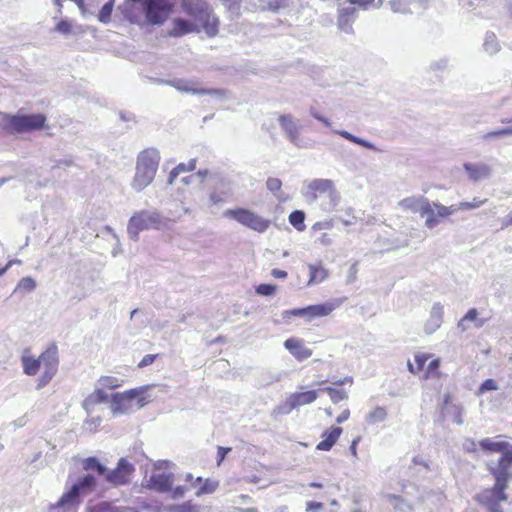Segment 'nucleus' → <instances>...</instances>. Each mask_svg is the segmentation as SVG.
<instances>
[{"instance_id":"obj_22","label":"nucleus","mask_w":512,"mask_h":512,"mask_svg":"<svg viewBox=\"0 0 512 512\" xmlns=\"http://www.w3.org/2000/svg\"><path fill=\"white\" fill-rule=\"evenodd\" d=\"M444 307L440 302H435L431 308L429 318L424 324V331L430 335L436 332L443 323Z\"/></svg>"},{"instance_id":"obj_41","label":"nucleus","mask_w":512,"mask_h":512,"mask_svg":"<svg viewBox=\"0 0 512 512\" xmlns=\"http://www.w3.org/2000/svg\"><path fill=\"white\" fill-rule=\"evenodd\" d=\"M510 135H512V126L487 132L482 136V139H483V141L490 142L497 138L504 137V136H510Z\"/></svg>"},{"instance_id":"obj_49","label":"nucleus","mask_w":512,"mask_h":512,"mask_svg":"<svg viewBox=\"0 0 512 512\" xmlns=\"http://www.w3.org/2000/svg\"><path fill=\"white\" fill-rule=\"evenodd\" d=\"M462 318L467 322L473 321L476 328H482L485 325V320L478 318V311L475 308L469 309Z\"/></svg>"},{"instance_id":"obj_61","label":"nucleus","mask_w":512,"mask_h":512,"mask_svg":"<svg viewBox=\"0 0 512 512\" xmlns=\"http://www.w3.org/2000/svg\"><path fill=\"white\" fill-rule=\"evenodd\" d=\"M173 512H199V510L195 505H192L190 502H186L182 505L175 506Z\"/></svg>"},{"instance_id":"obj_56","label":"nucleus","mask_w":512,"mask_h":512,"mask_svg":"<svg viewBox=\"0 0 512 512\" xmlns=\"http://www.w3.org/2000/svg\"><path fill=\"white\" fill-rule=\"evenodd\" d=\"M100 423H101V418L99 416L89 417L84 422V427L86 430H88L90 432H95L97 427L100 425Z\"/></svg>"},{"instance_id":"obj_18","label":"nucleus","mask_w":512,"mask_h":512,"mask_svg":"<svg viewBox=\"0 0 512 512\" xmlns=\"http://www.w3.org/2000/svg\"><path fill=\"white\" fill-rule=\"evenodd\" d=\"M335 189L334 182L330 179H314L307 186L305 196L309 202H314L318 198L327 195Z\"/></svg>"},{"instance_id":"obj_30","label":"nucleus","mask_w":512,"mask_h":512,"mask_svg":"<svg viewBox=\"0 0 512 512\" xmlns=\"http://www.w3.org/2000/svg\"><path fill=\"white\" fill-rule=\"evenodd\" d=\"M334 133L340 135L341 137L345 138L346 140L355 143L357 145H360L364 148H367L369 150H373L376 152H380V150L370 141L363 139L361 137L355 136L351 134L350 132L346 130H334Z\"/></svg>"},{"instance_id":"obj_34","label":"nucleus","mask_w":512,"mask_h":512,"mask_svg":"<svg viewBox=\"0 0 512 512\" xmlns=\"http://www.w3.org/2000/svg\"><path fill=\"white\" fill-rule=\"evenodd\" d=\"M309 269V282L308 284L321 283L328 276L327 270L322 265H308Z\"/></svg>"},{"instance_id":"obj_63","label":"nucleus","mask_w":512,"mask_h":512,"mask_svg":"<svg viewBox=\"0 0 512 512\" xmlns=\"http://www.w3.org/2000/svg\"><path fill=\"white\" fill-rule=\"evenodd\" d=\"M185 481L190 484V488L198 489L200 484L202 483V478H194L192 474L187 473L185 476Z\"/></svg>"},{"instance_id":"obj_32","label":"nucleus","mask_w":512,"mask_h":512,"mask_svg":"<svg viewBox=\"0 0 512 512\" xmlns=\"http://www.w3.org/2000/svg\"><path fill=\"white\" fill-rule=\"evenodd\" d=\"M386 502L393 506L394 510L400 512H411L412 506L402 497L395 494H386Z\"/></svg>"},{"instance_id":"obj_40","label":"nucleus","mask_w":512,"mask_h":512,"mask_svg":"<svg viewBox=\"0 0 512 512\" xmlns=\"http://www.w3.org/2000/svg\"><path fill=\"white\" fill-rule=\"evenodd\" d=\"M218 486V481L207 478L204 482L202 481L199 488L196 490L195 495L199 497L204 494H212L216 491Z\"/></svg>"},{"instance_id":"obj_39","label":"nucleus","mask_w":512,"mask_h":512,"mask_svg":"<svg viewBox=\"0 0 512 512\" xmlns=\"http://www.w3.org/2000/svg\"><path fill=\"white\" fill-rule=\"evenodd\" d=\"M387 418V411L384 407L378 406L369 412L366 416V421L369 424H376L384 422Z\"/></svg>"},{"instance_id":"obj_21","label":"nucleus","mask_w":512,"mask_h":512,"mask_svg":"<svg viewBox=\"0 0 512 512\" xmlns=\"http://www.w3.org/2000/svg\"><path fill=\"white\" fill-rule=\"evenodd\" d=\"M172 28L168 31L170 37L178 38L184 35L199 32V26L184 18L176 17L171 21Z\"/></svg>"},{"instance_id":"obj_47","label":"nucleus","mask_w":512,"mask_h":512,"mask_svg":"<svg viewBox=\"0 0 512 512\" xmlns=\"http://www.w3.org/2000/svg\"><path fill=\"white\" fill-rule=\"evenodd\" d=\"M324 391H326L330 398H331V401L333 403H338L342 400H345L347 399V392L343 389H335V388H332V387H326L324 389Z\"/></svg>"},{"instance_id":"obj_51","label":"nucleus","mask_w":512,"mask_h":512,"mask_svg":"<svg viewBox=\"0 0 512 512\" xmlns=\"http://www.w3.org/2000/svg\"><path fill=\"white\" fill-rule=\"evenodd\" d=\"M486 201L487 199H478L475 197L471 202H460V207L462 208V210H472L481 207L484 203H486Z\"/></svg>"},{"instance_id":"obj_46","label":"nucleus","mask_w":512,"mask_h":512,"mask_svg":"<svg viewBox=\"0 0 512 512\" xmlns=\"http://www.w3.org/2000/svg\"><path fill=\"white\" fill-rule=\"evenodd\" d=\"M90 512H123L121 508L115 506L110 502H100L92 507Z\"/></svg>"},{"instance_id":"obj_6","label":"nucleus","mask_w":512,"mask_h":512,"mask_svg":"<svg viewBox=\"0 0 512 512\" xmlns=\"http://www.w3.org/2000/svg\"><path fill=\"white\" fill-rule=\"evenodd\" d=\"M223 216L235 220L239 224L258 233H264L271 223L270 220L246 208L227 209L224 211Z\"/></svg>"},{"instance_id":"obj_26","label":"nucleus","mask_w":512,"mask_h":512,"mask_svg":"<svg viewBox=\"0 0 512 512\" xmlns=\"http://www.w3.org/2000/svg\"><path fill=\"white\" fill-rule=\"evenodd\" d=\"M108 394L104 391L102 388L95 389L94 392H92L88 397L85 398L83 401V408L85 411L90 414L93 412L94 407L99 403H104L108 401Z\"/></svg>"},{"instance_id":"obj_5","label":"nucleus","mask_w":512,"mask_h":512,"mask_svg":"<svg viewBox=\"0 0 512 512\" xmlns=\"http://www.w3.org/2000/svg\"><path fill=\"white\" fill-rule=\"evenodd\" d=\"M4 128L13 133H26L39 130L45 126V115L38 114H17L4 115Z\"/></svg>"},{"instance_id":"obj_4","label":"nucleus","mask_w":512,"mask_h":512,"mask_svg":"<svg viewBox=\"0 0 512 512\" xmlns=\"http://www.w3.org/2000/svg\"><path fill=\"white\" fill-rule=\"evenodd\" d=\"M164 218L155 210H141L132 215L127 225V233L133 240H138L139 233L148 229H159Z\"/></svg>"},{"instance_id":"obj_37","label":"nucleus","mask_w":512,"mask_h":512,"mask_svg":"<svg viewBox=\"0 0 512 512\" xmlns=\"http://www.w3.org/2000/svg\"><path fill=\"white\" fill-rule=\"evenodd\" d=\"M479 445L483 450L500 453L511 446L508 442H494L489 438L481 440Z\"/></svg>"},{"instance_id":"obj_42","label":"nucleus","mask_w":512,"mask_h":512,"mask_svg":"<svg viewBox=\"0 0 512 512\" xmlns=\"http://www.w3.org/2000/svg\"><path fill=\"white\" fill-rule=\"evenodd\" d=\"M304 220L305 214L301 210H295L289 215L290 224L298 231H303L305 229Z\"/></svg>"},{"instance_id":"obj_35","label":"nucleus","mask_w":512,"mask_h":512,"mask_svg":"<svg viewBox=\"0 0 512 512\" xmlns=\"http://www.w3.org/2000/svg\"><path fill=\"white\" fill-rule=\"evenodd\" d=\"M293 0H268L266 5H256L260 11H270L278 13L282 9H287L291 6Z\"/></svg>"},{"instance_id":"obj_14","label":"nucleus","mask_w":512,"mask_h":512,"mask_svg":"<svg viewBox=\"0 0 512 512\" xmlns=\"http://www.w3.org/2000/svg\"><path fill=\"white\" fill-rule=\"evenodd\" d=\"M134 470L135 468L133 464H131L127 459L121 458L115 469L110 471L106 469L104 477L108 483L114 486L126 485L130 482L131 475Z\"/></svg>"},{"instance_id":"obj_55","label":"nucleus","mask_w":512,"mask_h":512,"mask_svg":"<svg viewBox=\"0 0 512 512\" xmlns=\"http://www.w3.org/2000/svg\"><path fill=\"white\" fill-rule=\"evenodd\" d=\"M55 374L56 372L43 370L42 375L38 379L37 389H41L46 386Z\"/></svg>"},{"instance_id":"obj_54","label":"nucleus","mask_w":512,"mask_h":512,"mask_svg":"<svg viewBox=\"0 0 512 512\" xmlns=\"http://www.w3.org/2000/svg\"><path fill=\"white\" fill-rule=\"evenodd\" d=\"M498 390L497 382L494 379H486L479 387L478 394H483L487 391Z\"/></svg>"},{"instance_id":"obj_3","label":"nucleus","mask_w":512,"mask_h":512,"mask_svg":"<svg viewBox=\"0 0 512 512\" xmlns=\"http://www.w3.org/2000/svg\"><path fill=\"white\" fill-rule=\"evenodd\" d=\"M96 487V479L93 475L87 474L78 479L72 487L64 493L51 508L69 509L79 503L81 497L92 492Z\"/></svg>"},{"instance_id":"obj_20","label":"nucleus","mask_w":512,"mask_h":512,"mask_svg":"<svg viewBox=\"0 0 512 512\" xmlns=\"http://www.w3.org/2000/svg\"><path fill=\"white\" fill-rule=\"evenodd\" d=\"M180 5L182 11L195 21L211 8L206 0H181Z\"/></svg>"},{"instance_id":"obj_13","label":"nucleus","mask_w":512,"mask_h":512,"mask_svg":"<svg viewBox=\"0 0 512 512\" xmlns=\"http://www.w3.org/2000/svg\"><path fill=\"white\" fill-rule=\"evenodd\" d=\"M337 28L346 33V34H354L353 24L358 17V10L351 6L350 4H346L345 1L337 0Z\"/></svg>"},{"instance_id":"obj_9","label":"nucleus","mask_w":512,"mask_h":512,"mask_svg":"<svg viewBox=\"0 0 512 512\" xmlns=\"http://www.w3.org/2000/svg\"><path fill=\"white\" fill-rule=\"evenodd\" d=\"M278 123L286 139L299 149L309 148V145L301 138L302 125L300 120L291 113L281 114Z\"/></svg>"},{"instance_id":"obj_11","label":"nucleus","mask_w":512,"mask_h":512,"mask_svg":"<svg viewBox=\"0 0 512 512\" xmlns=\"http://www.w3.org/2000/svg\"><path fill=\"white\" fill-rule=\"evenodd\" d=\"M171 463L169 461H162L155 464V472L152 473L148 480L147 487L159 493L170 491L174 482V475L172 472L159 470L162 468H169Z\"/></svg>"},{"instance_id":"obj_45","label":"nucleus","mask_w":512,"mask_h":512,"mask_svg":"<svg viewBox=\"0 0 512 512\" xmlns=\"http://www.w3.org/2000/svg\"><path fill=\"white\" fill-rule=\"evenodd\" d=\"M98 384L101 386L100 388H108V389H115L121 386V381L112 376H102L98 380Z\"/></svg>"},{"instance_id":"obj_27","label":"nucleus","mask_w":512,"mask_h":512,"mask_svg":"<svg viewBox=\"0 0 512 512\" xmlns=\"http://www.w3.org/2000/svg\"><path fill=\"white\" fill-rule=\"evenodd\" d=\"M341 434L342 428L340 427H334L330 431H326L323 434L324 439L317 444L316 448L321 451H329Z\"/></svg>"},{"instance_id":"obj_24","label":"nucleus","mask_w":512,"mask_h":512,"mask_svg":"<svg viewBox=\"0 0 512 512\" xmlns=\"http://www.w3.org/2000/svg\"><path fill=\"white\" fill-rule=\"evenodd\" d=\"M199 22L209 37H214L219 32V18L214 14L212 8L208 9L205 15L196 20Z\"/></svg>"},{"instance_id":"obj_8","label":"nucleus","mask_w":512,"mask_h":512,"mask_svg":"<svg viewBox=\"0 0 512 512\" xmlns=\"http://www.w3.org/2000/svg\"><path fill=\"white\" fill-rule=\"evenodd\" d=\"M401 209L426 215L425 225L429 229L435 228L439 224V220L435 217L434 209L429 200L424 197H407L399 202Z\"/></svg>"},{"instance_id":"obj_17","label":"nucleus","mask_w":512,"mask_h":512,"mask_svg":"<svg viewBox=\"0 0 512 512\" xmlns=\"http://www.w3.org/2000/svg\"><path fill=\"white\" fill-rule=\"evenodd\" d=\"M429 0H390L388 6L396 14L410 15L418 10H425Z\"/></svg>"},{"instance_id":"obj_64","label":"nucleus","mask_w":512,"mask_h":512,"mask_svg":"<svg viewBox=\"0 0 512 512\" xmlns=\"http://www.w3.org/2000/svg\"><path fill=\"white\" fill-rule=\"evenodd\" d=\"M428 359V356L425 354H417L414 357V361L416 363V371H421Z\"/></svg>"},{"instance_id":"obj_25","label":"nucleus","mask_w":512,"mask_h":512,"mask_svg":"<svg viewBox=\"0 0 512 512\" xmlns=\"http://www.w3.org/2000/svg\"><path fill=\"white\" fill-rule=\"evenodd\" d=\"M40 366L43 370L57 372L58 354L56 347H51L39 356Z\"/></svg>"},{"instance_id":"obj_10","label":"nucleus","mask_w":512,"mask_h":512,"mask_svg":"<svg viewBox=\"0 0 512 512\" xmlns=\"http://www.w3.org/2000/svg\"><path fill=\"white\" fill-rule=\"evenodd\" d=\"M168 85L174 87L176 90L191 93L194 95H210L218 99H227L228 91L225 89H206L198 87V82L185 79H173L166 82Z\"/></svg>"},{"instance_id":"obj_7","label":"nucleus","mask_w":512,"mask_h":512,"mask_svg":"<svg viewBox=\"0 0 512 512\" xmlns=\"http://www.w3.org/2000/svg\"><path fill=\"white\" fill-rule=\"evenodd\" d=\"M508 485L495 481L492 488H486L475 496V500L487 508V512H504L501 502L507 501L508 497L505 493Z\"/></svg>"},{"instance_id":"obj_59","label":"nucleus","mask_w":512,"mask_h":512,"mask_svg":"<svg viewBox=\"0 0 512 512\" xmlns=\"http://www.w3.org/2000/svg\"><path fill=\"white\" fill-rule=\"evenodd\" d=\"M175 168L180 174L193 171L196 168V159H191L187 164L180 163Z\"/></svg>"},{"instance_id":"obj_50","label":"nucleus","mask_w":512,"mask_h":512,"mask_svg":"<svg viewBox=\"0 0 512 512\" xmlns=\"http://www.w3.org/2000/svg\"><path fill=\"white\" fill-rule=\"evenodd\" d=\"M295 408V403L293 402L291 396H289L283 404L274 409V413L287 415Z\"/></svg>"},{"instance_id":"obj_19","label":"nucleus","mask_w":512,"mask_h":512,"mask_svg":"<svg viewBox=\"0 0 512 512\" xmlns=\"http://www.w3.org/2000/svg\"><path fill=\"white\" fill-rule=\"evenodd\" d=\"M463 169L472 182L489 179L493 174L492 166L484 162H466L463 164Z\"/></svg>"},{"instance_id":"obj_60","label":"nucleus","mask_w":512,"mask_h":512,"mask_svg":"<svg viewBox=\"0 0 512 512\" xmlns=\"http://www.w3.org/2000/svg\"><path fill=\"white\" fill-rule=\"evenodd\" d=\"M303 308H295L291 310H285L281 313L282 319L287 321L291 317H301L302 318Z\"/></svg>"},{"instance_id":"obj_62","label":"nucleus","mask_w":512,"mask_h":512,"mask_svg":"<svg viewBox=\"0 0 512 512\" xmlns=\"http://www.w3.org/2000/svg\"><path fill=\"white\" fill-rule=\"evenodd\" d=\"M375 0H345L346 4H350L351 6H359L360 8L366 10L368 7L374 3Z\"/></svg>"},{"instance_id":"obj_53","label":"nucleus","mask_w":512,"mask_h":512,"mask_svg":"<svg viewBox=\"0 0 512 512\" xmlns=\"http://www.w3.org/2000/svg\"><path fill=\"white\" fill-rule=\"evenodd\" d=\"M448 67V59L440 58L430 63L429 69L433 72L443 71Z\"/></svg>"},{"instance_id":"obj_1","label":"nucleus","mask_w":512,"mask_h":512,"mask_svg":"<svg viewBox=\"0 0 512 512\" xmlns=\"http://www.w3.org/2000/svg\"><path fill=\"white\" fill-rule=\"evenodd\" d=\"M159 162L160 154L157 149L148 148L138 154L135 175L131 182L133 190L140 192L153 182Z\"/></svg>"},{"instance_id":"obj_33","label":"nucleus","mask_w":512,"mask_h":512,"mask_svg":"<svg viewBox=\"0 0 512 512\" xmlns=\"http://www.w3.org/2000/svg\"><path fill=\"white\" fill-rule=\"evenodd\" d=\"M483 49L489 55H495L501 50L497 36L493 32H487L484 37Z\"/></svg>"},{"instance_id":"obj_16","label":"nucleus","mask_w":512,"mask_h":512,"mask_svg":"<svg viewBox=\"0 0 512 512\" xmlns=\"http://www.w3.org/2000/svg\"><path fill=\"white\" fill-rule=\"evenodd\" d=\"M342 304L341 300H331L324 303L310 305L303 308L302 318L306 322H311L315 318L325 317L331 314Z\"/></svg>"},{"instance_id":"obj_15","label":"nucleus","mask_w":512,"mask_h":512,"mask_svg":"<svg viewBox=\"0 0 512 512\" xmlns=\"http://www.w3.org/2000/svg\"><path fill=\"white\" fill-rule=\"evenodd\" d=\"M234 192L232 183L225 178H220L208 195V204L212 206H221L233 198Z\"/></svg>"},{"instance_id":"obj_36","label":"nucleus","mask_w":512,"mask_h":512,"mask_svg":"<svg viewBox=\"0 0 512 512\" xmlns=\"http://www.w3.org/2000/svg\"><path fill=\"white\" fill-rule=\"evenodd\" d=\"M82 468L85 471H96L99 475H105L107 469L96 457L83 459Z\"/></svg>"},{"instance_id":"obj_12","label":"nucleus","mask_w":512,"mask_h":512,"mask_svg":"<svg viewBox=\"0 0 512 512\" xmlns=\"http://www.w3.org/2000/svg\"><path fill=\"white\" fill-rule=\"evenodd\" d=\"M496 466L489 465L490 473L494 476L495 481L508 485L512 478V445L501 452Z\"/></svg>"},{"instance_id":"obj_29","label":"nucleus","mask_w":512,"mask_h":512,"mask_svg":"<svg viewBox=\"0 0 512 512\" xmlns=\"http://www.w3.org/2000/svg\"><path fill=\"white\" fill-rule=\"evenodd\" d=\"M321 208L325 212H332L339 205L341 196L337 189H333L327 195L321 197Z\"/></svg>"},{"instance_id":"obj_31","label":"nucleus","mask_w":512,"mask_h":512,"mask_svg":"<svg viewBox=\"0 0 512 512\" xmlns=\"http://www.w3.org/2000/svg\"><path fill=\"white\" fill-rule=\"evenodd\" d=\"M296 408L306 404L313 403L318 398L317 390H310L305 392L293 393L290 395Z\"/></svg>"},{"instance_id":"obj_58","label":"nucleus","mask_w":512,"mask_h":512,"mask_svg":"<svg viewBox=\"0 0 512 512\" xmlns=\"http://www.w3.org/2000/svg\"><path fill=\"white\" fill-rule=\"evenodd\" d=\"M432 208L435 212V217L440 221L441 218H447V209L446 206L440 203H433Z\"/></svg>"},{"instance_id":"obj_57","label":"nucleus","mask_w":512,"mask_h":512,"mask_svg":"<svg viewBox=\"0 0 512 512\" xmlns=\"http://www.w3.org/2000/svg\"><path fill=\"white\" fill-rule=\"evenodd\" d=\"M281 186L282 182L278 178H268L266 181V187L272 193L278 192L281 189Z\"/></svg>"},{"instance_id":"obj_44","label":"nucleus","mask_w":512,"mask_h":512,"mask_svg":"<svg viewBox=\"0 0 512 512\" xmlns=\"http://www.w3.org/2000/svg\"><path fill=\"white\" fill-rule=\"evenodd\" d=\"M114 6V0H109L106 2L103 7L101 8L99 14H98V20L101 23H108L110 21V16L113 10Z\"/></svg>"},{"instance_id":"obj_48","label":"nucleus","mask_w":512,"mask_h":512,"mask_svg":"<svg viewBox=\"0 0 512 512\" xmlns=\"http://www.w3.org/2000/svg\"><path fill=\"white\" fill-rule=\"evenodd\" d=\"M36 288V281L31 277L22 278L15 288V292L22 290L25 292H32Z\"/></svg>"},{"instance_id":"obj_28","label":"nucleus","mask_w":512,"mask_h":512,"mask_svg":"<svg viewBox=\"0 0 512 512\" xmlns=\"http://www.w3.org/2000/svg\"><path fill=\"white\" fill-rule=\"evenodd\" d=\"M54 30L65 36L70 34L81 35L85 33V30L81 25H76L72 20L68 19L59 21Z\"/></svg>"},{"instance_id":"obj_52","label":"nucleus","mask_w":512,"mask_h":512,"mask_svg":"<svg viewBox=\"0 0 512 512\" xmlns=\"http://www.w3.org/2000/svg\"><path fill=\"white\" fill-rule=\"evenodd\" d=\"M276 286L272 284H260L256 287V292L262 296H271L276 292Z\"/></svg>"},{"instance_id":"obj_43","label":"nucleus","mask_w":512,"mask_h":512,"mask_svg":"<svg viewBox=\"0 0 512 512\" xmlns=\"http://www.w3.org/2000/svg\"><path fill=\"white\" fill-rule=\"evenodd\" d=\"M231 16L238 18L241 14V0H219Z\"/></svg>"},{"instance_id":"obj_23","label":"nucleus","mask_w":512,"mask_h":512,"mask_svg":"<svg viewBox=\"0 0 512 512\" xmlns=\"http://www.w3.org/2000/svg\"><path fill=\"white\" fill-rule=\"evenodd\" d=\"M284 347L298 360L303 361L312 355V350L305 347L301 340L289 338L284 342Z\"/></svg>"},{"instance_id":"obj_38","label":"nucleus","mask_w":512,"mask_h":512,"mask_svg":"<svg viewBox=\"0 0 512 512\" xmlns=\"http://www.w3.org/2000/svg\"><path fill=\"white\" fill-rule=\"evenodd\" d=\"M22 364L24 373L30 376L36 375L41 368L39 357L35 359L33 357L24 356L22 357Z\"/></svg>"},{"instance_id":"obj_2","label":"nucleus","mask_w":512,"mask_h":512,"mask_svg":"<svg viewBox=\"0 0 512 512\" xmlns=\"http://www.w3.org/2000/svg\"><path fill=\"white\" fill-rule=\"evenodd\" d=\"M149 388V385H144L127 390L123 393L112 394L110 399L112 415L117 417L144 407L150 402V399L145 395Z\"/></svg>"}]
</instances>
